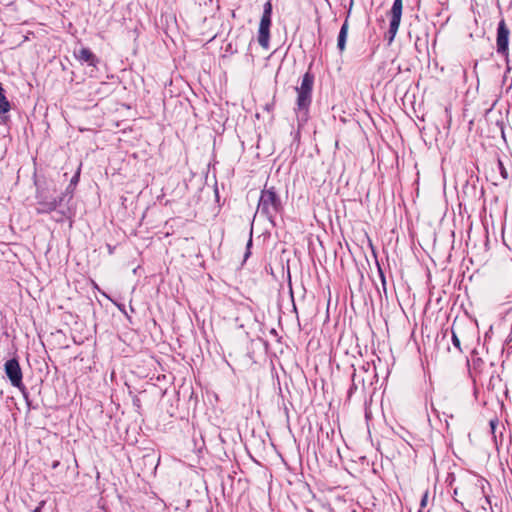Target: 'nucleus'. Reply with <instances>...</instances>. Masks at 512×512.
<instances>
[{
  "label": "nucleus",
  "mask_w": 512,
  "mask_h": 512,
  "mask_svg": "<svg viewBox=\"0 0 512 512\" xmlns=\"http://www.w3.org/2000/svg\"><path fill=\"white\" fill-rule=\"evenodd\" d=\"M44 504H45V502H44V501H41V502L39 503V505H38L35 509H33V511H32V512H41L42 507L44 506Z\"/></svg>",
  "instance_id": "obj_23"
},
{
  "label": "nucleus",
  "mask_w": 512,
  "mask_h": 512,
  "mask_svg": "<svg viewBox=\"0 0 512 512\" xmlns=\"http://www.w3.org/2000/svg\"><path fill=\"white\" fill-rule=\"evenodd\" d=\"M272 3L271 0H267V2L263 6V13L260 20L272 21Z\"/></svg>",
  "instance_id": "obj_12"
},
{
  "label": "nucleus",
  "mask_w": 512,
  "mask_h": 512,
  "mask_svg": "<svg viewBox=\"0 0 512 512\" xmlns=\"http://www.w3.org/2000/svg\"><path fill=\"white\" fill-rule=\"evenodd\" d=\"M350 14V12L348 13ZM349 15H347L344 23L342 24L338 37H337V48L340 53H342L346 49V41H347V35H348V29H349V23H348Z\"/></svg>",
  "instance_id": "obj_9"
},
{
  "label": "nucleus",
  "mask_w": 512,
  "mask_h": 512,
  "mask_svg": "<svg viewBox=\"0 0 512 512\" xmlns=\"http://www.w3.org/2000/svg\"><path fill=\"white\" fill-rule=\"evenodd\" d=\"M369 369H370V363L367 362L366 364L361 366L360 371L358 373L366 374V373H368Z\"/></svg>",
  "instance_id": "obj_21"
},
{
  "label": "nucleus",
  "mask_w": 512,
  "mask_h": 512,
  "mask_svg": "<svg viewBox=\"0 0 512 512\" xmlns=\"http://www.w3.org/2000/svg\"><path fill=\"white\" fill-rule=\"evenodd\" d=\"M60 465V462L58 460H55L52 462L51 468L56 469Z\"/></svg>",
  "instance_id": "obj_24"
},
{
  "label": "nucleus",
  "mask_w": 512,
  "mask_h": 512,
  "mask_svg": "<svg viewBox=\"0 0 512 512\" xmlns=\"http://www.w3.org/2000/svg\"><path fill=\"white\" fill-rule=\"evenodd\" d=\"M79 178H80V169L71 178L70 183H69L70 187H75L77 185V183L79 182Z\"/></svg>",
  "instance_id": "obj_18"
},
{
  "label": "nucleus",
  "mask_w": 512,
  "mask_h": 512,
  "mask_svg": "<svg viewBox=\"0 0 512 512\" xmlns=\"http://www.w3.org/2000/svg\"><path fill=\"white\" fill-rule=\"evenodd\" d=\"M271 25H272V21L260 20V23H259L257 41H258L259 45L265 50H268L270 47Z\"/></svg>",
  "instance_id": "obj_7"
},
{
  "label": "nucleus",
  "mask_w": 512,
  "mask_h": 512,
  "mask_svg": "<svg viewBox=\"0 0 512 512\" xmlns=\"http://www.w3.org/2000/svg\"><path fill=\"white\" fill-rule=\"evenodd\" d=\"M376 265H377L379 277H380V280H381L382 290H383L384 294L386 295L387 294L386 277H385L384 271L381 268V266H380L378 261H376Z\"/></svg>",
  "instance_id": "obj_13"
},
{
  "label": "nucleus",
  "mask_w": 512,
  "mask_h": 512,
  "mask_svg": "<svg viewBox=\"0 0 512 512\" xmlns=\"http://www.w3.org/2000/svg\"><path fill=\"white\" fill-rule=\"evenodd\" d=\"M107 248H108L109 254H112L114 251V247H112L111 245L108 244Z\"/></svg>",
  "instance_id": "obj_26"
},
{
  "label": "nucleus",
  "mask_w": 512,
  "mask_h": 512,
  "mask_svg": "<svg viewBox=\"0 0 512 512\" xmlns=\"http://www.w3.org/2000/svg\"><path fill=\"white\" fill-rule=\"evenodd\" d=\"M75 57L81 61L87 63L89 66L96 67L99 62L97 56L89 48H81L78 52H75Z\"/></svg>",
  "instance_id": "obj_8"
},
{
  "label": "nucleus",
  "mask_w": 512,
  "mask_h": 512,
  "mask_svg": "<svg viewBox=\"0 0 512 512\" xmlns=\"http://www.w3.org/2000/svg\"><path fill=\"white\" fill-rule=\"evenodd\" d=\"M257 211L265 216L271 223L274 222L276 215L283 211L282 201L275 187H267V185H265L260 194Z\"/></svg>",
  "instance_id": "obj_3"
},
{
  "label": "nucleus",
  "mask_w": 512,
  "mask_h": 512,
  "mask_svg": "<svg viewBox=\"0 0 512 512\" xmlns=\"http://www.w3.org/2000/svg\"><path fill=\"white\" fill-rule=\"evenodd\" d=\"M498 424H499V421H498V419L496 417L489 421V426H490L492 434L495 433V429L498 426Z\"/></svg>",
  "instance_id": "obj_19"
},
{
  "label": "nucleus",
  "mask_w": 512,
  "mask_h": 512,
  "mask_svg": "<svg viewBox=\"0 0 512 512\" xmlns=\"http://www.w3.org/2000/svg\"><path fill=\"white\" fill-rule=\"evenodd\" d=\"M252 244H253V240H252V230L250 231V237L247 241V244H246V252L244 254V260H247L248 257L251 255V247H252Z\"/></svg>",
  "instance_id": "obj_16"
},
{
  "label": "nucleus",
  "mask_w": 512,
  "mask_h": 512,
  "mask_svg": "<svg viewBox=\"0 0 512 512\" xmlns=\"http://www.w3.org/2000/svg\"><path fill=\"white\" fill-rule=\"evenodd\" d=\"M427 502H428V491H425V493L423 494V496L421 498L420 507L421 508L426 507L427 506Z\"/></svg>",
  "instance_id": "obj_20"
},
{
  "label": "nucleus",
  "mask_w": 512,
  "mask_h": 512,
  "mask_svg": "<svg viewBox=\"0 0 512 512\" xmlns=\"http://www.w3.org/2000/svg\"><path fill=\"white\" fill-rule=\"evenodd\" d=\"M509 35L510 31L505 20H500L497 27L496 51L505 57L507 65L509 64Z\"/></svg>",
  "instance_id": "obj_6"
},
{
  "label": "nucleus",
  "mask_w": 512,
  "mask_h": 512,
  "mask_svg": "<svg viewBox=\"0 0 512 512\" xmlns=\"http://www.w3.org/2000/svg\"><path fill=\"white\" fill-rule=\"evenodd\" d=\"M497 164H498L499 172H500V175L502 176V178L504 180H508L509 179V174H508V171L505 168L504 163L502 162V160L498 159V163Z\"/></svg>",
  "instance_id": "obj_14"
},
{
  "label": "nucleus",
  "mask_w": 512,
  "mask_h": 512,
  "mask_svg": "<svg viewBox=\"0 0 512 512\" xmlns=\"http://www.w3.org/2000/svg\"><path fill=\"white\" fill-rule=\"evenodd\" d=\"M11 105L8 101L7 97L5 96L4 89L2 87V84L0 83V115L6 114L10 111Z\"/></svg>",
  "instance_id": "obj_10"
},
{
  "label": "nucleus",
  "mask_w": 512,
  "mask_h": 512,
  "mask_svg": "<svg viewBox=\"0 0 512 512\" xmlns=\"http://www.w3.org/2000/svg\"><path fill=\"white\" fill-rule=\"evenodd\" d=\"M402 9H403V3L402 0H394L392 8L390 10V24H389V30L385 34V39L388 42V45H390L398 32L401 17H402Z\"/></svg>",
  "instance_id": "obj_5"
},
{
  "label": "nucleus",
  "mask_w": 512,
  "mask_h": 512,
  "mask_svg": "<svg viewBox=\"0 0 512 512\" xmlns=\"http://www.w3.org/2000/svg\"><path fill=\"white\" fill-rule=\"evenodd\" d=\"M271 334H276V330H275V329H272V330H271Z\"/></svg>",
  "instance_id": "obj_27"
},
{
  "label": "nucleus",
  "mask_w": 512,
  "mask_h": 512,
  "mask_svg": "<svg viewBox=\"0 0 512 512\" xmlns=\"http://www.w3.org/2000/svg\"><path fill=\"white\" fill-rule=\"evenodd\" d=\"M36 185V212L37 214H49L51 212L56 211L59 215V218L55 220L60 222L64 217H68L64 210H57L58 207L61 206L62 202H64V197H53L49 195L48 189L43 187L38 180H35Z\"/></svg>",
  "instance_id": "obj_2"
},
{
  "label": "nucleus",
  "mask_w": 512,
  "mask_h": 512,
  "mask_svg": "<svg viewBox=\"0 0 512 512\" xmlns=\"http://www.w3.org/2000/svg\"><path fill=\"white\" fill-rule=\"evenodd\" d=\"M4 371L12 386L18 388L24 399L26 400V404L30 407L31 402L29 400V394L27 388L23 384V374L20 367V364L16 358L9 359L4 364Z\"/></svg>",
  "instance_id": "obj_4"
},
{
  "label": "nucleus",
  "mask_w": 512,
  "mask_h": 512,
  "mask_svg": "<svg viewBox=\"0 0 512 512\" xmlns=\"http://www.w3.org/2000/svg\"><path fill=\"white\" fill-rule=\"evenodd\" d=\"M452 343H453L454 347L458 349V351L462 352L460 339L458 338L457 334L455 333V331L453 329H452Z\"/></svg>",
  "instance_id": "obj_17"
},
{
  "label": "nucleus",
  "mask_w": 512,
  "mask_h": 512,
  "mask_svg": "<svg viewBox=\"0 0 512 512\" xmlns=\"http://www.w3.org/2000/svg\"><path fill=\"white\" fill-rule=\"evenodd\" d=\"M351 381L353 382L354 387L361 385L363 389L365 388L366 379L361 373H358L356 369H354L352 373Z\"/></svg>",
  "instance_id": "obj_11"
},
{
  "label": "nucleus",
  "mask_w": 512,
  "mask_h": 512,
  "mask_svg": "<svg viewBox=\"0 0 512 512\" xmlns=\"http://www.w3.org/2000/svg\"><path fill=\"white\" fill-rule=\"evenodd\" d=\"M74 190L75 187H70V185H68L66 190L59 197H64V200L68 198V201H70L73 198Z\"/></svg>",
  "instance_id": "obj_15"
},
{
  "label": "nucleus",
  "mask_w": 512,
  "mask_h": 512,
  "mask_svg": "<svg viewBox=\"0 0 512 512\" xmlns=\"http://www.w3.org/2000/svg\"><path fill=\"white\" fill-rule=\"evenodd\" d=\"M133 404H134L135 406H137V407H140V399H139V398H137V397H135V398L133 399Z\"/></svg>",
  "instance_id": "obj_25"
},
{
  "label": "nucleus",
  "mask_w": 512,
  "mask_h": 512,
  "mask_svg": "<svg viewBox=\"0 0 512 512\" xmlns=\"http://www.w3.org/2000/svg\"><path fill=\"white\" fill-rule=\"evenodd\" d=\"M358 389V387H354L353 386V383L351 384L349 390H348V399L351 398V396L353 395V393Z\"/></svg>",
  "instance_id": "obj_22"
},
{
  "label": "nucleus",
  "mask_w": 512,
  "mask_h": 512,
  "mask_svg": "<svg viewBox=\"0 0 512 512\" xmlns=\"http://www.w3.org/2000/svg\"><path fill=\"white\" fill-rule=\"evenodd\" d=\"M314 79V75L308 71L303 75L301 85L295 88L297 92L295 112L299 127L303 126L309 118Z\"/></svg>",
  "instance_id": "obj_1"
}]
</instances>
